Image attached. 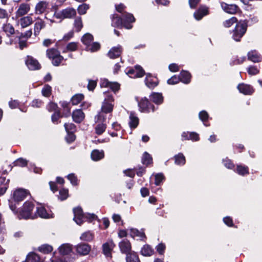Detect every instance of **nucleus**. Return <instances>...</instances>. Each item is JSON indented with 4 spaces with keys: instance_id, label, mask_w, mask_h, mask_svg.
Returning a JSON list of instances; mask_svg holds the SVG:
<instances>
[{
    "instance_id": "nucleus-36",
    "label": "nucleus",
    "mask_w": 262,
    "mask_h": 262,
    "mask_svg": "<svg viewBox=\"0 0 262 262\" xmlns=\"http://www.w3.org/2000/svg\"><path fill=\"white\" fill-rule=\"evenodd\" d=\"M93 40V36L89 33H86L81 38L82 42L86 46H89Z\"/></svg>"
},
{
    "instance_id": "nucleus-46",
    "label": "nucleus",
    "mask_w": 262,
    "mask_h": 262,
    "mask_svg": "<svg viewBox=\"0 0 262 262\" xmlns=\"http://www.w3.org/2000/svg\"><path fill=\"white\" fill-rule=\"evenodd\" d=\"M236 172L240 175L244 176L249 173L248 168L247 166H243L242 165H237Z\"/></svg>"
},
{
    "instance_id": "nucleus-22",
    "label": "nucleus",
    "mask_w": 262,
    "mask_h": 262,
    "mask_svg": "<svg viewBox=\"0 0 262 262\" xmlns=\"http://www.w3.org/2000/svg\"><path fill=\"white\" fill-rule=\"evenodd\" d=\"M129 234L132 237H137L140 240H143L146 238L145 233L143 231H139L136 229L130 228L129 229Z\"/></svg>"
},
{
    "instance_id": "nucleus-15",
    "label": "nucleus",
    "mask_w": 262,
    "mask_h": 262,
    "mask_svg": "<svg viewBox=\"0 0 262 262\" xmlns=\"http://www.w3.org/2000/svg\"><path fill=\"white\" fill-rule=\"evenodd\" d=\"M77 252L81 255H85L89 253L91 248L87 244H80L78 245L76 247Z\"/></svg>"
},
{
    "instance_id": "nucleus-37",
    "label": "nucleus",
    "mask_w": 262,
    "mask_h": 262,
    "mask_svg": "<svg viewBox=\"0 0 262 262\" xmlns=\"http://www.w3.org/2000/svg\"><path fill=\"white\" fill-rule=\"evenodd\" d=\"M37 212L38 215L41 218L48 219L50 217V214L47 213L46 210L43 207H38Z\"/></svg>"
},
{
    "instance_id": "nucleus-44",
    "label": "nucleus",
    "mask_w": 262,
    "mask_h": 262,
    "mask_svg": "<svg viewBox=\"0 0 262 262\" xmlns=\"http://www.w3.org/2000/svg\"><path fill=\"white\" fill-rule=\"evenodd\" d=\"M100 48V44L97 42H93L91 43L89 46L86 47L87 51H90L92 52H96L98 51Z\"/></svg>"
},
{
    "instance_id": "nucleus-10",
    "label": "nucleus",
    "mask_w": 262,
    "mask_h": 262,
    "mask_svg": "<svg viewBox=\"0 0 262 262\" xmlns=\"http://www.w3.org/2000/svg\"><path fill=\"white\" fill-rule=\"evenodd\" d=\"M76 11L73 8H68L63 10L61 13H57L56 12L54 14V16L59 18L61 17L70 18L74 17L76 15Z\"/></svg>"
},
{
    "instance_id": "nucleus-42",
    "label": "nucleus",
    "mask_w": 262,
    "mask_h": 262,
    "mask_svg": "<svg viewBox=\"0 0 262 262\" xmlns=\"http://www.w3.org/2000/svg\"><path fill=\"white\" fill-rule=\"evenodd\" d=\"M106 128V125L103 123H98L95 127V132L97 135H101Z\"/></svg>"
},
{
    "instance_id": "nucleus-50",
    "label": "nucleus",
    "mask_w": 262,
    "mask_h": 262,
    "mask_svg": "<svg viewBox=\"0 0 262 262\" xmlns=\"http://www.w3.org/2000/svg\"><path fill=\"white\" fill-rule=\"evenodd\" d=\"M39 250L44 253H48L52 251L53 248L49 245H43L39 247Z\"/></svg>"
},
{
    "instance_id": "nucleus-6",
    "label": "nucleus",
    "mask_w": 262,
    "mask_h": 262,
    "mask_svg": "<svg viewBox=\"0 0 262 262\" xmlns=\"http://www.w3.org/2000/svg\"><path fill=\"white\" fill-rule=\"evenodd\" d=\"M140 111L141 112L149 113L154 112L156 108L155 106L151 104L146 98L142 99L138 103Z\"/></svg>"
},
{
    "instance_id": "nucleus-60",
    "label": "nucleus",
    "mask_w": 262,
    "mask_h": 262,
    "mask_svg": "<svg viewBox=\"0 0 262 262\" xmlns=\"http://www.w3.org/2000/svg\"><path fill=\"white\" fill-rule=\"evenodd\" d=\"M77 49V45L75 42H71L68 43L67 46V49L68 51H74Z\"/></svg>"
},
{
    "instance_id": "nucleus-8",
    "label": "nucleus",
    "mask_w": 262,
    "mask_h": 262,
    "mask_svg": "<svg viewBox=\"0 0 262 262\" xmlns=\"http://www.w3.org/2000/svg\"><path fill=\"white\" fill-rule=\"evenodd\" d=\"M29 194V192L22 188L16 189L13 193V200L15 202L22 201Z\"/></svg>"
},
{
    "instance_id": "nucleus-21",
    "label": "nucleus",
    "mask_w": 262,
    "mask_h": 262,
    "mask_svg": "<svg viewBox=\"0 0 262 262\" xmlns=\"http://www.w3.org/2000/svg\"><path fill=\"white\" fill-rule=\"evenodd\" d=\"M122 50V48L120 46L113 47L110 50L107 55L110 58H115L120 56Z\"/></svg>"
},
{
    "instance_id": "nucleus-52",
    "label": "nucleus",
    "mask_w": 262,
    "mask_h": 262,
    "mask_svg": "<svg viewBox=\"0 0 262 262\" xmlns=\"http://www.w3.org/2000/svg\"><path fill=\"white\" fill-rule=\"evenodd\" d=\"M237 21V19L235 17H232L231 18L226 20L224 22V26L226 28H229L231 27L234 23H236Z\"/></svg>"
},
{
    "instance_id": "nucleus-12",
    "label": "nucleus",
    "mask_w": 262,
    "mask_h": 262,
    "mask_svg": "<svg viewBox=\"0 0 262 262\" xmlns=\"http://www.w3.org/2000/svg\"><path fill=\"white\" fill-rule=\"evenodd\" d=\"M46 23L45 21L39 17L35 18V22L34 24V35L37 36L39 35L41 30L45 28Z\"/></svg>"
},
{
    "instance_id": "nucleus-57",
    "label": "nucleus",
    "mask_w": 262,
    "mask_h": 262,
    "mask_svg": "<svg viewBox=\"0 0 262 262\" xmlns=\"http://www.w3.org/2000/svg\"><path fill=\"white\" fill-rule=\"evenodd\" d=\"M164 178V176L162 173H158L156 174L155 184L157 186L159 185L161 182L163 180Z\"/></svg>"
},
{
    "instance_id": "nucleus-56",
    "label": "nucleus",
    "mask_w": 262,
    "mask_h": 262,
    "mask_svg": "<svg viewBox=\"0 0 262 262\" xmlns=\"http://www.w3.org/2000/svg\"><path fill=\"white\" fill-rule=\"evenodd\" d=\"M27 161L23 158H19L16 160L14 162V165L15 166H19L21 167H24L27 165Z\"/></svg>"
},
{
    "instance_id": "nucleus-51",
    "label": "nucleus",
    "mask_w": 262,
    "mask_h": 262,
    "mask_svg": "<svg viewBox=\"0 0 262 262\" xmlns=\"http://www.w3.org/2000/svg\"><path fill=\"white\" fill-rule=\"evenodd\" d=\"M93 238L92 234L90 232H85L80 236V239L83 241H90Z\"/></svg>"
},
{
    "instance_id": "nucleus-35",
    "label": "nucleus",
    "mask_w": 262,
    "mask_h": 262,
    "mask_svg": "<svg viewBox=\"0 0 262 262\" xmlns=\"http://www.w3.org/2000/svg\"><path fill=\"white\" fill-rule=\"evenodd\" d=\"M126 262H140L139 257L135 252H131L126 255Z\"/></svg>"
},
{
    "instance_id": "nucleus-11",
    "label": "nucleus",
    "mask_w": 262,
    "mask_h": 262,
    "mask_svg": "<svg viewBox=\"0 0 262 262\" xmlns=\"http://www.w3.org/2000/svg\"><path fill=\"white\" fill-rule=\"evenodd\" d=\"M119 247L122 253L126 254V255L132 251V246L130 242L127 239H124L119 244Z\"/></svg>"
},
{
    "instance_id": "nucleus-48",
    "label": "nucleus",
    "mask_w": 262,
    "mask_h": 262,
    "mask_svg": "<svg viewBox=\"0 0 262 262\" xmlns=\"http://www.w3.org/2000/svg\"><path fill=\"white\" fill-rule=\"evenodd\" d=\"M142 161L143 164L148 165L151 163L152 161V158L147 152H145L143 155Z\"/></svg>"
},
{
    "instance_id": "nucleus-24",
    "label": "nucleus",
    "mask_w": 262,
    "mask_h": 262,
    "mask_svg": "<svg viewBox=\"0 0 262 262\" xmlns=\"http://www.w3.org/2000/svg\"><path fill=\"white\" fill-rule=\"evenodd\" d=\"M58 250L60 254L69 255L72 251V245L69 244H63L59 247Z\"/></svg>"
},
{
    "instance_id": "nucleus-32",
    "label": "nucleus",
    "mask_w": 262,
    "mask_h": 262,
    "mask_svg": "<svg viewBox=\"0 0 262 262\" xmlns=\"http://www.w3.org/2000/svg\"><path fill=\"white\" fill-rule=\"evenodd\" d=\"M104 157V152L103 150L99 151L95 149L93 150L91 153V158L94 161H99Z\"/></svg>"
},
{
    "instance_id": "nucleus-53",
    "label": "nucleus",
    "mask_w": 262,
    "mask_h": 262,
    "mask_svg": "<svg viewBox=\"0 0 262 262\" xmlns=\"http://www.w3.org/2000/svg\"><path fill=\"white\" fill-rule=\"evenodd\" d=\"M89 7L86 4L80 5L78 8V12L80 14H84L86 11L89 9Z\"/></svg>"
},
{
    "instance_id": "nucleus-23",
    "label": "nucleus",
    "mask_w": 262,
    "mask_h": 262,
    "mask_svg": "<svg viewBox=\"0 0 262 262\" xmlns=\"http://www.w3.org/2000/svg\"><path fill=\"white\" fill-rule=\"evenodd\" d=\"M18 22L21 28H25L30 26L33 23V20L31 16L28 15L21 17Z\"/></svg>"
},
{
    "instance_id": "nucleus-62",
    "label": "nucleus",
    "mask_w": 262,
    "mask_h": 262,
    "mask_svg": "<svg viewBox=\"0 0 262 262\" xmlns=\"http://www.w3.org/2000/svg\"><path fill=\"white\" fill-rule=\"evenodd\" d=\"M180 80L179 77L173 76L167 80L169 84H175L178 83Z\"/></svg>"
},
{
    "instance_id": "nucleus-5",
    "label": "nucleus",
    "mask_w": 262,
    "mask_h": 262,
    "mask_svg": "<svg viewBox=\"0 0 262 262\" xmlns=\"http://www.w3.org/2000/svg\"><path fill=\"white\" fill-rule=\"evenodd\" d=\"M113 109V105L112 103L103 102L101 106V111L97 115L95 119L97 122H104L105 120V117L104 114L111 113Z\"/></svg>"
},
{
    "instance_id": "nucleus-49",
    "label": "nucleus",
    "mask_w": 262,
    "mask_h": 262,
    "mask_svg": "<svg viewBox=\"0 0 262 262\" xmlns=\"http://www.w3.org/2000/svg\"><path fill=\"white\" fill-rule=\"evenodd\" d=\"M51 87L49 85H46L42 88L41 91V93L42 95L45 97H49L50 96L51 94Z\"/></svg>"
},
{
    "instance_id": "nucleus-28",
    "label": "nucleus",
    "mask_w": 262,
    "mask_h": 262,
    "mask_svg": "<svg viewBox=\"0 0 262 262\" xmlns=\"http://www.w3.org/2000/svg\"><path fill=\"white\" fill-rule=\"evenodd\" d=\"M9 181V179L6 180L5 177H0V195L5 193L8 187Z\"/></svg>"
},
{
    "instance_id": "nucleus-63",
    "label": "nucleus",
    "mask_w": 262,
    "mask_h": 262,
    "mask_svg": "<svg viewBox=\"0 0 262 262\" xmlns=\"http://www.w3.org/2000/svg\"><path fill=\"white\" fill-rule=\"evenodd\" d=\"M47 110L50 112H52L53 111L57 112L56 110L57 108V105L54 103L50 102L47 105Z\"/></svg>"
},
{
    "instance_id": "nucleus-20",
    "label": "nucleus",
    "mask_w": 262,
    "mask_h": 262,
    "mask_svg": "<svg viewBox=\"0 0 262 262\" xmlns=\"http://www.w3.org/2000/svg\"><path fill=\"white\" fill-rule=\"evenodd\" d=\"M237 89L241 93L245 95H251L253 92V89L250 85L244 83L238 84Z\"/></svg>"
},
{
    "instance_id": "nucleus-9",
    "label": "nucleus",
    "mask_w": 262,
    "mask_h": 262,
    "mask_svg": "<svg viewBox=\"0 0 262 262\" xmlns=\"http://www.w3.org/2000/svg\"><path fill=\"white\" fill-rule=\"evenodd\" d=\"M126 73L130 77L133 78L142 77L145 74L143 69L139 66H136L134 68L129 69Z\"/></svg>"
},
{
    "instance_id": "nucleus-19",
    "label": "nucleus",
    "mask_w": 262,
    "mask_h": 262,
    "mask_svg": "<svg viewBox=\"0 0 262 262\" xmlns=\"http://www.w3.org/2000/svg\"><path fill=\"white\" fill-rule=\"evenodd\" d=\"M145 82L146 86L150 89H152L158 85L157 79L153 77L149 74L146 75Z\"/></svg>"
},
{
    "instance_id": "nucleus-27",
    "label": "nucleus",
    "mask_w": 262,
    "mask_h": 262,
    "mask_svg": "<svg viewBox=\"0 0 262 262\" xmlns=\"http://www.w3.org/2000/svg\"><path fill=\"white\" fill-rule=\"evenodd\" d=\"M139 124V118L134 112H130L129 114V125L130 128H135Z\"/></svg>"
},
{
    "instance_id": "nucleus-2",
    "label": "nucleus",
    "mask_w": 262,
    "mask_h": 262,
    "mask_svg": "<svg viewBox=\"0 0 262 262\" xmlns=\"http://www.w3.org/2000/svg\"><path fill=\"white\" fill-rule=\"evenodd\" d=\"M247 28V24L245 21L238 22L233 31L232 38L236 41H240L241 38L245 33Z\"/></svg>"
},
{
    "instance_id": "nucleus-47",
    "label": "nucleus",
    "mask_w": 262,
    "mask_h": 262,
    "mask_svg": "<svg viewBox=\"0 0 262 262\" xmlns=\"http://www.w3.org/2000/svg\"><path fill=\"white\" fill-rule=\"evenodd\" d=\"M59 54V52L57 50L53 49V48L48 49L47 51V56L50 59H53L56 56H58Z\"/></svg>"
},
{
    "instance_id": "nucleus-39",
    "label": "nucleus",
    "mask_w": 262,
    "mask_h": 262,
    "mask_svg": "<svg viewBox=\"0 0 262 262\" xmlns=\"http://www.w3.org/2000/svg\"><path fill=\"white\" fill-rule=\"evenodd\" d=\"M84 98L83 95L81 94H77L73 96L71 99V102L73 105H77Z\"/></svg>"
},
{
    "instance_id": "nucleus-25",
    "label": "nucleus",
    "mask_w": 262,
    "mask_h": 262,
    "mask_svg": "<svg viewBox=\"0 0 262 262\" xmlns=\"http://www.w3.org/2000/svg\"><path fill=\"white\" fill-rule=\"evenodd\" d=\"M73 120L76 123L81 122L84 118V114L81 110H76L73 112Z\"/></svg>"
},
{
    "instance_id": "nucleus-17",
    "label": "nucleus",
    "mask_w": 262,
    "mask_h": 262,
    "mask_svg": "<svg viewBox=\"0 0 262 262\" xmlns=\"http://www.w3.org/2000/svg\"><path fill=\"white\" fill-rule=\"evenodd\" d=\"M30 9V7L28 4L24 3L20 4L16 12V16L18 17L25 15L29 12Z\"/></svg>"
},
{
    "instance_id": "nucleus-38",
    "label": "nucleus",
    "mask_w": 262,
    "mask_h": 262,
    "mask_svg": "<svg viewBox=\"0 0 262 262\" xmlns=\"http://www.w3.org/2000/svg\"><path fill=\"white\" fill-rule=\"evenodd\" d=\"M3 30L8 36L13 34L15 32L14 27L10 24H6L3 26Z\"/></svg>"
},
{
    "instance_id": "nucleus-18",
    "label": "nucleus",
    "mask_w": 262,
    "mask_h": 262,
    "mask_svg": "<svg viewBox=\"0 0 262 262\" xmlns=\"http://www.w3.org/2000/svg\"><path fill=\"white\" fill-rule=\"evenodd\" d=\"M101 87H108L114 92L117 91L120 88V85L117 82H111L107 79L103 80L101 82Z\"/></svg>"
},
{
    "instance_id": "nucleus-59",
    "label": "nucleus",
    "mask_w": 262,
    "mask_h": 262,
    "mask_svg": "<svg viewBox=\"0 0 262 262\" xmlns=\"http://www.w3.org/2000/svg\"><path fill=\"white\" fill-rule=\"evenodd\" d=\"M248 72L251 75H254L259 73V70L254 66H250L248 69Z\"/></svg>"
},
{
    "instance_id": "nucleus-13",
    "label": "nucleus",
    "mask_w": 262,
    "mask_h": 262,
    "mask_svg": "<svg viewBox=\"0 0 262 262\" xmlns=\"http://www.w3.org/2000/svg\"><path fill=\"white\" fill-rule=\"evenodd\" d=\"M49 6V3L46 1H40L35 6V13L42 14L46 11Z\"/></svg>"
},
{
    "instance_id": "nucleus-1",
    "label": "nucleus",
    "mask_w": 262,
    "mask_h": 262,
    "mask_svg": "<svg viewBox=\"0 0 262 262\" xmlns=\"http://www.w3.org/2000/svg\"><path fill=\"white\" fill-rule=\"evenodd\" d=\"M73 212L74 214V220L79 225H81L83 223L85 219H87L89 222H92L97 219V216L93 213H88L84 215L82 209L80 207L74 208Z\"/></svg>"
},
{
    "instance_id": "nucleus-16",
    "label": "nucleus",
    "mask_w": 262,
    "mask_h": 262,
    "mask_svg": "<svg viewBox=\"0 0 262 262\" xmlns=\"http://www.w3.org/2000/svg\"><path fill=\"white\" fill-rule=\"evenodd\" d=\"M26 64L30 70H36L40 68V64L37 60L31 56H28Z\"/></svg>"
},
{
    "instance_id": "nucleus-43",
    "label": "nucleus",
    "mask_w": 262,
    "mask_h": 262,
    "mask_svg": "<svg viewBox=\"0 0 262 262\" xmlns=\"http://www.w3.org/2000/svg\"><path fill=\"white\" fill-rule=\"evenodd\" d=\"M39 257L36 254L34 253H29L27 258V262H37L39 261Z\"/></svg>"
},
{
    "instance_id": "nucleus-30",
    "label": "nucleus",
    "mask_w": 262,
    "mask_h": 262,
    "mask_svg": "<svg viewBox=\"0 0 262 262\" xmlns=\"http://www.w3.org/2000/svg\"><path fill=\"white\" fill-rule=\"evenodd\" d=\"M179 78L182 82L188 84L190 81L191 75L187 71H183L181 72Z\"/></svg>"
},
{
    "instance_id": "nucleus-33",
    "label": "nucleus",
    "mask_w": 262,
    "mask_h": 262,
    "mask_svg": "<svg viewBox=\"0 0 262 262\" xmlns=\"http://www.w3.org/2000/svg\"><path fill=\"white\" fill-rule=\"evenodd\" d=\"M154 253V250L148 245H144L141 251V254L145 256H150Z\"/></svg>"
},
{
    "instance_id": "nucleus-29",
    "label": "nucleus",
    "mask_w": 262,
    "mask_h": 262,
    "mask_svg": "<svg viewBox=\"0 0 262 262\" xmlns=\"http://www.w3.org/2000/svg\"><path fill=\"white\" fill-rule=\"evenodd\" d=\"M114 245L113 243H106L103 245V253L107 257H111V251L113 249Z\"/></svg>"
},
{
    "instance_id": "nucleus-61",
    "label": "nucleus",
    "mask_w": 262,
    "mask_h": 262,
    "mask_svg": "<svg viewBox=\"0 0 262 262\" xmlns=\"http://www.w3.org/2000/svg\"><path fill=\"white\" fill-rule=\"evenodd\" d=\"M60 199L61 200H66L68 196V190L65 189H62L59 191Z\"/></svg>"
},
{
    "instance_id": "nucleus-4",
    "label": "nucleus",
    "mask_w": 262,
    "mask_h": 262,
    "mask_svg": "<svg viewBox=\"0 0 262 262\" xmlns=\"http://www.w3.org/2000/svg\"><path fill=\"white\" fill-rule=\"evenodd\" d=\"M34 208V205L32 202H26L23 207L21 210L18 215L19 219H27L33 218L31 216V211Z\"/></svg>"
},
{
    "instance_id": "nucleus-26",
    "label": "nucleus",
    "mask_w": 262,
    "mask_h": 262,
    "mask_svg": "<svg viewBox=\"0 0 262 262\" xmlns=\"http://www.w3.org/2000/svg\"><path fill=\"white\" fill-rule=\"evenodd\" d=\"M208 8L206 7H201L194 13V17L196 20H200L203 16L208 14Z\"/></svg>"
},
{
    "instance_id": "nucleus-54",
    "label": "nucleus",
    "mask_w": 262,
    "mask_h": 262,
    "mask_svg": "<svg viewBox=\"0 0 262 262\" xmlns=\"http://www.w3.org/2000/svg\"><path fill=\"white\" fill-rule=\"evenodd\" d=\"M65 129L68 133H73L75 130V126L74 124L71 123H65L64 125Z\"/></svg>"
},
{
    "instance_id": "nucleus-45",
    "label": "nucleus",
    "mask_w": 262,
    "mask_h": 262,
    "mask_svg": "<svg viewBox=\"0 0 262 262\" xmlns=\"http://www.w3.org/2000/svg\"><path fill=\"white\" fill-rule=\"evenodd\" d=\"M175 163L178 165H183L185 163V158L182 154H179L174 157Z\"/></svg>"
},
{
    "instance_id": "nucleus-58",
    "label": "nucleus",
    "mask_w": 262,
    "mask_h": 262,
    "mask_svg": "<svg viewBox=\"0 0 262 262\" xmlns=\"http://www.w3.org/2000/svg\"><path fill=\"white\" fill-rule=\"evenodd\" d=\"M75 27L77 31H79L82 27V23L81 18H77L75 20Z\"/></svg>"
},
{
    "instance_id": "nucleus-64",
    "label": "nucleus",
    "mask_w": 262,
    "mask_h": 262,
    "mask_svg": "<svg viewBox=\"0 0 262 262\" xmlns=\"http://www.w3.org/2000/svg\"><path fill=\"white\" fill-rule=\"evenodd\" d=\"M61 117V116L59 111L55 112L52 116V121L53 123H56L57 120Z\"/></svg>"
},
{
    "instance_id": "nucleus-7",
    "label": "nucleus",
    "mask_w": 262,
    "mask_h": 262,
    "mask_svg": "<svg viewBox=\"0 0 262 262\" xmlns=\"http://www.w3.org/2000/svg\"><path fill=\"white\" fill-rule=\"evenodd\" d=\"M112 21V25L114 27H123L126 29H130L133 27L132 25L126 24L125 21H123L122 19L116 14L113 15Z\"/></svg>"
},
{
    "instance_id": "nucleus-40",
    "label": "nucleus",
    "mask_w": 262,
    "mask_h": 262,
    "mask_svg": "<svg viewBox=\"0 0 262 262\" xmlns=\"http://www.w3.org/2000/svg\"><path fill=\"white\" fill-rule=\"evenodd\" d=\"M123 21L125 22L126 24L130 25V23H133L135 20V18L132 14L125 13L123 15Z\"/></svg>"
},
{
    "instance_id": "nucleus-14",
    "label": "nucleus",
    "mask_w": 262,
    "mask_h": 262,
    "mask_svg": "<svg viewBox=\"0 0 262 262\" xmlns=\"http://www.w3.org/2000/svg\"><path fill=\"white\" fill-rule=\"evenodd\" d=\"M221 6L223 10L230 14H235L238 10V8L235 5H229L224 2H221Z\"/></svg>"
},
{
    "instance_id": "nucleus-3",
    "label": "nucleus",
    "mask_w": 262,
    "mask_h": 262,
    "mask_svg": "<svg viewBox=\"0 0 262 262\" xmlns=\"http://www.w3.org/2000/svg\"><path fill=\"white\" fill-rule=\"evenodd\" d=\"M247 28V24L245 21L238 22L233 31L232 38L236 41H240L241 38L245 33Z\"/></svg>"
},
{
    "instance_id": "nucleus-34",
    "label": "nucleus",
    "mask_w": 262,
    "mask_h": 262,
    "mask_svg": "<svg viewBox=\"0 0 262 262\" xmlns=\"http://www.w3.org/2000/svg\"><path fill=\"white\" fill-rule=\"evenodd\" d=\"M182 137L185 140H192L198 141L199 139V135L195 133H185L182 134Z\"/></svg>"
},
{
    "instance_id": "nucleus-41",
    "label": "nucleus",
    "mask_w": 262,
    "mask_h": 262,
    "mask_svg": "<svg viewBox=\"0 0 262 262\" xmlns=\"http://www.w3.org/2000/svg\"><path fill=\"white\" fill-rule=\"evenodd\" d=\"M248 56V59L254 62H258L260 61V57L255 51L249 52Z\"/></svg>"
},
{
    "instance_id": "nucleus-31",
    "label": "nucleus",
    "mask_w": 262,
    "mask_h": 262,
    "mask_svg": "<svg viewBox=\"0 0 262 262\" xmlns=\"http://www.w3.org/2000/svg\"><path fill=\"white\" fill-rule=\"evenodd\" d=\"M150 99L156 104H160L163 102V98L161 94L153 93L150 95Z\"/></svg>"
},
{
    "instance_id": "nucleus-55",
    "label": "nucleus",
    "mask_w": 262,
    "mask_h": 262,
    "mask_svg": "<svg viewBox=\"0 0 262 262\" xmlns=\"http://www.w3.org/2000/svg\"><path fill=\"white\" fill-rule=\"evenodd\" d=\"M63 59V57L61 56L59 53L58 56H56L52 59V63L55 66H58L59 65Z\"/></svg>"
}]
</instances>
